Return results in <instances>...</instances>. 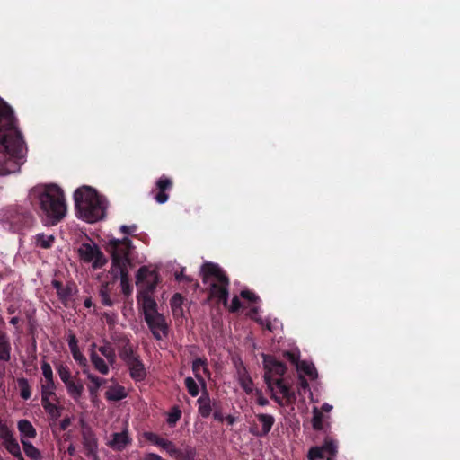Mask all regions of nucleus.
<instances>
[{
  "mask_svg": "<svg viewBox=\"0 0 460 460\" xmlns=\"http://www.w3.org/2000/svg\"><path fill=\"white\" fill-rule=\"evenodd\" d=\"M29 199L37 204L48 224L57 225L66 215L67 206L63 190L57 184H39L30 190Z\"/></svg>",
  "mask_w": 460,
  "mask_h": 460,
  "instance_id": "1",
  "label": "nucleus"
},
{
  "mask_svg": "<svg viewBox=\"0 0 460 460\" xmlns=\"http://www.w3.org/2000/svg\"><path fill=\"white\" fill-rule=\"evenodd\" d=\"M0 144L5 152L18 161L25 155L24 141L15 128V118L13 109L0 97Z\"/></svg>",
  "mask_w": 460,
  "mask_h": 460,
  "instance_id": "2",
  "label": "nucleus"
},
{
  "mask_svg": "<svg viewBox=\"0 0 460 460\" xmlns=\"http://www.w3.org/2000/svg\"><path fill=\"white\" fill-rule=\"evenodd\" d=\"M75 208L84 220L93 223L102 219L106 214L107 203L97 191L89 186H82L74 193Z\"/></svg>",
  "mask_w": 460,
  "mask_h": 460,
  "instance_id": "3",
  "label": "nucleus"
},
{
  "mask_svg": "<svg viewBox=\"0 0 460 460\" xmlns=\"http://www.w3.org/2000/svg\"><path fill=\"white\" fill-rule=\"evenodd\" d=\"M200 274L203 283L209 288L210 296L227 305L229 279L223 270L216 263L205 262Z\"/></svg>",
  "mask_w": 460,
  "mask_h": 460,
  "instance_id": "4",
  "label": "nucleus"
},
{
  "mask_svg": "<svg viewBox=\"0 0 460 460\" xmlns=\"http://www.w3.org/2000/svg\"><path fill=\"white\" fill-rule=\"evenodd\" d=\"M200 274L203 283L209 288L210 296L227 305L229 279L223 270L216 263L205 262Z\"/></svg>",
  "mask_w": 460,
  "mask_h": 460,
  "instance_id": "5",
  "label": "nucleus"
},
{
  "mask_svg": "<svg viewBox=\"0 0 460 460\" xmlns=\"http://www.w3.org/2000/svg\"><path fill=\"white\" fill-rule=\"evenodd\" d=\"M131 241L128 238L122 240L111 239L107 243V250L112 257L111 269H124L130 266L129 252Z\"/></svg>",
  "mask_w": 460,
  "mask_h": 460,
  "instance_id": "6",
  "label": "nucleus"
},
{
  "mask_svg": "<svg viewBox=\"0 0 460 460\" xmlns=\"http://www.w3.org/2000/svg\"><path fill=\"white\" fill-rule=\"evenodd\" d=\"M262 358L265 369L264 381L268 389L271 392V398L274 399L278 404L282 406L284 405L282 400L274 393L272 378L273 376H282L286 373L287 367L282 362L271 356L262 354Z\"/></svg>",
  "mask_w": 460,
  "mask_h": 460,
  "instance_id": "7",
  "label": "nucleus"
},
{
  "mask_svg": "<svg viewBox=\"0 0 460 460\" xmlns=\"http://www.w3.org/2000/svg\"><path fill=\"white\" fill-rule=\"evenodd\" d=\"M0 439L6 451L17 460H24L20 444L13 431L0 420Z\"/></svg>",
  "mask_w": 460,
  "mask_h": 460,
  "instance_id": "8",
  "label": "nucleus"
},
{
  "mask_svg": "<svg viewBox=\"0 0 460 460\" xmlns=\"http://www.w3.org/2000/svg\"><path fill=\"white\" fill-rule=\"evenodd\" d=\"M136 284L140 288L139 292L152 293L158 283V274L146 267H141L136 277Z\"/></svg>",
  "mask_w": 460,
  "mask_h": 460,
  "instance_id": "9",
  "label": "nucleus"
},
{
  "mask_svg": "<svg viewBox=\"0 0 460 460\" xmlns=\"http://www.w3.org/2000/svg\"><path fill=\"white\" fill-rule=\"evenodd\" d=\"M79 253L85 261L93 262V267L95 269L103 266L107 261L103 253L95 244L83 243L79 248Z\"/></svg>",
  "mask_w": 460,
  "mask_h": 460,
  "instance_id": "10",
  "label": "nucleus"
},
{
  "mask_svg": "<svg viewBox=\"0 0 460 460\" xmlns=\"http://www.w3.org/2000/svg\"><path fill=\"white\" fill-rule=\"evenodd\" d=\"M145 320L155 339L162 340L167 336L168 325L163 314L159 313L149 314Z\"/></svg>",
  "mask_w": 460,
  "mask_h": 460,
  "instance_id": "11",
  "label": "nucleus"
},
{
  "mask_svg": "<svg viewBox=\"0 0 460 460\" xmlns=\"http://www.w3.org/2000/svg\"><path fill=\"white\" fill-rule=\"evenodd\" d=\"M155 186L158 192L155 196V199L159 204L165 203L169 199V195L166 193V191L169 190L172 186V180L164 175L157 180Z\"/></svg>",
  "mask_w": 460,
  "mask_h": 460,
  "instance_id": "12",
  "label": "nucleus"
},
{
  "mask_svg": "<svg viewBox=\"0 0 460 460\" xmlns=\"http://www.w3.org/2000/svg\"><path fill=\"white\" fill-rule=\"evenodd\" d=\"M138 304L141 305L145 318L149 314H154L157 312V304L155 299L150 296V293L139 292L137 296Z\"/></svg>",
  "mask_w": 460,
  "mask_h": 460,
  "instance_id": "13",
  "label": "nucleus"
},
{
  "mask_svg": "<svg viewBox=\"0 0 460 460\" xmlns=\"http://www.w3.org/2000/svg\"><path fill=\"white\" fill-rule=\"evenodd\" d=\"M131 443V438L128 436L127 429L121 432H116L112 435V438L107 445L114 450L121 451Z\"/></svg>",
  "mask_w": 460,
  "mask_h": 460,
  "instance_id": "14",
  "label": "nucleus"
},
{
  "mask_svg": "<svg viewBox=\"0 0 460 460\" xmlns=\"http://www.w3.org/2000/svg\"><path fill=\"white\" fill-rule=\"evenodd\" d=\"M192 371L198 381L205 385L204 377H209L210 372L208 368V363L206 358H198L192 362Z\"/></svg>",
  "mask_w": 460,
  "mask_h": 460,
  "instance_id": "15",
  "label": "nucleus"
},
{
  "mask_svg": "<svg viewBox=\"0 0 460 460\" xmlns=\"http://www.w3.org/2000/svg\"><path fill=\"white\" fill-rule=\"evenodd\" d=\"M126 365L128 367L130 376L136 381L144 380L146 376V370L139 357L133 358Z\"/></svg>",
  "mask_w": 460,
  "mask_h": 460,
  "instance_id": "16",
  "label": "nucleus"
},
{
  "mask_svg": "<svg viewBox=\"0 0 460 460\" xmlns=\"http://www.w3.org/2000/svg\"><path fill=\"white\" fill-rule=\"evenodd\" d=\"M17 429L20 433V439L29 441V439L35 438L37 436L36 429L28 420H20L17 422Z\"/></svg>",
  "mask_w": 460,
  "mask_h": 460,
  "instance_id": "17",
  "label": "nucleus"
},
{
  "mask_svg": "<svg viewBox=\"0 0 460 460\" xmlns=\"http://www.w3.org/2000/svg\"><path fill=\"white\" fill-rule=\"evenodd\" d=\"M171 308L173 314V317L180 321L181 323L186 319V316L184 314V311L182 308L183 304V297L181 294L176 293L172 296L171 299Z\"/></svg>",
  "mask_w": 460,
  "mask_h": 460,
  "instance_id": "18",
  "label": "nucleus"
},
{
  "mask_svg": "<svg viewBox=\"0 0 460 460\" xmlns=\"http://www.w3.org/2000/svg\"><path fill=\"white\" fill-rule=\"evenodd\" d=\"M68 346L73 355L74 359L82 367H87V359L81 353L77 345V340L75 334L70 333L68 335Z\"/></svg>",
  "mask_w": 460,
  "mask_h": 460,
  "instance_id": "19",
  "label": "nucleus"
},
{
  "mask_svg": "<svg viewBox=\"0 0 460 460\" xmlns=\"http://www.w3.org/2000/svg\"><path fill=\"white\" fill-rule=\"evenodd\" d=\"M237 376H238L239 384L242 386V388L247 394H253V392L257 388L254 387L252 378L249 376V374L247 373L244 367L240 366L237 367Z\"/></svg>",
  "mask_w": 460,
  "mask_h": 460,
  "instance_id": "20",
  "label": "nucleus"
},
{
  "mask_svg": "<svg viewBox=\"0 0 460 460\" xmlns=\"http://www.w3.org/2000/svg\"><path fill=\"white\" fill-rule=\"evenodd\" d=\"M52 285L56 288L58 296L63 303H66L75 290V285L68 284L64 287L58 280H53Z\"/></svg>",
  "mask_w": 460,
  "mask_h": 460,
  "instance_id": "21",
  "label": "nucleus"
},
{
  "mask_svg": "<svg viewBox=\"0 0 460 460\" xmlns=\"http://www.w3.org/2000/svg\"><path fill=\"white\" fill-rule=\"evenodd\" d=\"M111 274L113 275L114 278L120 279V285H121L122 292L125 295H129L131 293V287L128 282V268L111 269Z\"/></svg>",
  "mask_w": 460,
  "mask_h": 460,
  "instance_id": "22",
  "label": "nucleus"
},
{
  "mask_svg": "<svg viewBox=\"0 0 460 460\" xmlns=\"http://www.w3.org/2000/svg\"><path fill=\"white\" fill-rule=\"evenodd\" d=\"M11 358V344L5 332L0 330V360L9 361Z\"/></svg>",
  "mask_w": 460,
  "mask_h": 460,
  "instance_id": "23",
  "label": "nucleus"
},
{
  "mask_svg": "<svg viewBox=\"0 0 460 460\" xmlns=\"http://www.w3.org/2000/svg\"><path fill=\"white\" fill-rule=\"evenodd\" d=\"M275 385L282 394L284 399L288 403H292L296 400V396L294 391L290 387L283 383V379L279 378L276 380Z\"/></svg>",
  "mask_w": 460,
  "mask_h": 460,
  "instance_id": "24",
  "label": "nucleus"
},
{
  "mask_svg": "<svg viewBox=\"0 0 460 460\" xmlns=\"http://www.w3.org/2000/svg\"><path fill=\"white\" fill-rule=\"evenodd\" d=\"M69 395L75 401H78L84 392V385L80 381L71 380L66 384Z\"/></svg>",
  "mask_w": 460,
  "mask_h": 460,
  "instance_id": "25",
  "label": "nucleus"
},
{
  "mask_svg": "<svg viewBox=\"0 0 460 460\" xmlns=\"http://www.w3.org/2000/svg\"><path fill=\"white\" fill-rule=\"evenodd\" d=\"M90 360L94 368L101 374L107 375L109 373L108 364L97 354L96 350H93L90 354Z\"/></svg>",
  "mask_w": 460,
  "mask_h": 460,
  "instance_id": "26",
  "label": "nucleus"
},
{
  "mask_svg": "<svg viewBox=\"0 0 460 460\" xmlns=\"http://www.w3.org/2000/svg\"><path fill=\"white\" fill-rule=\"evenodd\" d=\"M41 403L45 411L54 419L61 415L59 408L57 406V399H41Z\"/></svg>",
  "mask_w": 460,
  "mask_h": 460,
  "instance_id": "27",
  "label": "nucleus"
},
{
  "mask_svg": "<svg viewBox=\"0 0 460 460\" xmlns=\"http://www.w3.org/2000/svg\"><path fill=\"white\" fill-rule=\"evenodd\" d=\"M22 445L24 451V454L27 457L31 460H41L42 455L40 451L35 447L30 441H23L22 439Z\"/></svg>",
  "mask_w": 460,
  "mask_h": 460,
  "instance_id": "28",
  "label": "nucleus"
},
{
  "mask_svg": "<svg viewBox=\"0 0 460 460\" xmlns=\"http://www.w3.org/2000/svg\"><path fill=\"white\" fill-rule=\"evenodd\" d=\"M86 376L87 378L91 381L92 385L89 386V392L92 395H96L97 391L99 388L105 383V381L93 374H91L88 371V368L85 367L83 371Z\"/></svg>",
  "mask_w": 460,
  "mask_h": 460,
  "instance_id": "29",
  "label": "nucleus"
},
{
  "mask_svg": "<svg viewBox=\"0 0 460 460\" xmlns=\"http://www.w3.org/2000/svg\"><path fill=\"white\" fill-rule=\"evenodd\" d=\"M257 419L262 425L261 432L259 435H261V436L267 435L270 432V430L271 429L272 425L274 424L273 416L269 415V414H259V415H257Z\"/></svg>",
  "mask_w": 460,
  "mask_h": 460,
  "instance_id": "30",
  "label": "nucleus"
},
{
  "mask_svg": "<svg viewBox=\"0 0 460 460\" xmlns=\"http://www.w3.org/2000/svg\"><path fill=\"white\" fill-rule=\"evenodd\" d=\"M56 385L54 380L45 381L41 385V399H53L56 400L57 395L55 394Z\"/></svg>",
  "mask_w": 460,
  "mask_h": 460,
  "instance_id": "31",
  "label": "nucleus"
},
{
  "mask_svg": "<svg viewBox=\"0 0 460 460\" xmlns=\"http://www.w3.org/2000/svg\"><path fill=\"white\" fill-rule=\"evenodd\" d=\"M99 351L104 356L110 365H113L116 361V353L111 345L105 341L99 347Z\"/></svg>",
  "mask_w": 460,
  "mask_h": 460,
  "instance_id": "32",
  "label": "nucleus"
},
{
  "mask_svg": "<svg viewBox=\"0 0 460 460\" xmlns=\"http://www.w3.org/2000/svg\"><path fill=\"white\" fill-rule=\"evenodd\" d=\"M106 398L110 401H119L126 397L127 394L122 386L117 385L111 387L105 394Z\"/></svg>",
  "mask_w": 460,
  "mask_h": 460,
  "instance_id": "33",
  "label": "nucleus"
},
{
  "mask_svg": "<svg viewBox=\"0 0 460 460\" xmlns=\"http://www.w3.org/2000/svg\"><path fill=\"white\" fill-rule=\"evenodd\" d=\"M297 371L305 373L311 379L317 378V370L312 363L301 361L300 364L297 365Z\"/></svg>",
  "mask_w": 460,
  "mask_h": 460,
  "instance_id": "34",
  "label": "nucleus"
},
{
  "mask_svg": "<svg viewBox=\"0 0 460 460\" xmlns=\"http://www.w3.org/2000/svg\"><path fill=\"white\" fill-rule=\"evenodd\" d=\"M83 436L84 446L89 450V452H95L97 449V441L93 432L90 429H86L84 431Z\"/></svg>",
  "mask_w": 460,
  "mask_h": 460,
  "instance_id": "35",
  "label": "nucleus"
},
{
  "mask_svg": "<svg viewBox=\"0 0 460 460\" xmlns=\"http://www.w3.org/2000/svg\"><path fill=\"white\" fill-rule=\"evenodd\" d=\"M198 402L199 414L204 418L208 417L212 411L209 398L201 396L199 398Z\"/></svg>",
  "mask_w": 460,
  "mask_h": 460,
  "instance_id": "36",
  "label": "nucleus"
},
{
  "mask_svg": "<svg viewBox=\"0 0 460 460\" xmlns=\"http://www.w3.org/2000/svg\"><path fill=\"white\" fill-rule=\"evenodd\" d=\"M119 355L125 363H128L133 358L138 357L137 354L134 353L131 346H129L128 344H126L121 348V349L119 352Z\"/></svg>",
  "mask_w": 460,
  "mask_h": 460,
  "instance_id": "37",
  "label": "nucleus"
},
{
  "mask_svg": "<svg viewBox=\"0 0 460 460\" xmlns=\"http://www.w3.org/2000/svg\"><path fill=\"white\" fill-rule=\"evenodd\" d=\"M160 447L165 450L172 457H174L175 459H177V457L180 456V449H178L176 446L170 440L164 439Z\"/></svg>",
  "mask_w": 460,
  "mask_h": 460,
  "instance_id": "38",
  "label": "nucleus"
},
{
  "mask_svg": "<svg viewBox=\"0 0 460 460\" xmlns=\"http://www.w3.org/2000/svg\"><path fill=\"white\" fill-rule=\"evenodd\" d=\"M323 413L314 407L313 410V419H312V426L314 429H323Z\"/></svg>",
  "mask_w": 460,
  "mask_h": 460,
  "instance_id": "39",
  "label": "nucleus"
},
{
  "mask_svg": "<svg viewBox=\"0 0 460 460\" xmlns=\"http://www.w3.org/2000/svg\"><path fill=\"white\" fill-rule=\"evenodd\" d=\"M17 171H19L18 163L10 168L8 167V162H3L2 156L0 155V176H5Z\"/></svg>",
  "mask_w": 460,
  "mask_h": 460,
  "instance_id": "40",
  "label": "nucleus"
},
{
  "mask_svg": "<svg viewBox=\"0 0 460 460\" xmlns=\"http://www.w3.org/2000/svg\"><path fill=\"white\" fill-rule=\"evenodd\" d=\"M57 370L60 379L63 381L65 385L72 380L71 373L67 366L60 364L57 367Z\"/></svg>",
  "mask_w": 460,
  "mask_h": 460,
  "instance_id": "41",
  "label": "nucleus"
},
{
  "mask_svg": "<svg viewBox=\"0 0 460 460\" xmlns=\"http://www.w3.org/2000/svg\"><path fill=\"white\" fill-rule=\"evenodd\" d=\"M196 450L191 447H186L183 451L180 450V456L176 460H194Z\"/></svg>",
  "mask_w": 460,
  "mask_h": 460,
  "instance_id": "42",
  "label": "nucleus"
},
{
  "mask_svg": "<svg viewBox=\"0 0 460 460\" xmlns=\"http://www.w3.org/2000/svg\"><path fill=\"white\" fill-rule=\"evenodd\" d=\"M325 456L322 447H314L310 448L307 454L308 460H319Z\"/></svg>",
  "mask_w": 460,
  "mask_h": 460,
  "instance_id": "43",
  "label": "nucleus"
},
{
  "mask_svg": "<svg viewBox=\"0 0 460 460\" xmlns=\"http://www.w3.org/2000/svg\"><path fill=\"white\" fill-rule=\"evenodd\" d=\"M54 242L53 235L38 234L37 243L42 248H49Z\"/></svg>",
  "mask_w": 460,
  "mask_h": 460,
  "instance_id": "44",
  "label": "nucleus"
},
{
  "mask_svg": "<svg viewBox=\"0 0 460 460\" xmlns=\"http://www.w3.org/2000/svg\"><path fill=\"white\" fill-rule=\"evenodd\" d=\"M185 385L190 395L197 396L199 394V385L192 377H187L185 379Z\"/></svg>",
  "mask_w": 460,
  "mask_h": 460,
  "instance_id": "45",
  "label": "nucleus"
},
{
  "mask_svg": "<svg viewBox=\"0 0 460 460\" xmlns=\"http://www.w3.org/2000/svg\"><path fill=\"white\" fill-rule=\"evenodd\" d=\"M322 448L324 451L325 456L329 455L331 456H335L337 453V445L332 440H326L322 446Z\"/></svg>",
  "mask_w": 460,
  "mask_h": 460,
  "instance_id": "46",
  "label": "nucleus"
},
{
  "mask_svg": "<svg viewBox=\"0 0 460 460\" xmlns=\"http://www.w3.org/2000/svg\"><path fill=\"white\" fill-rule=\"evenodd\" d=\"M19 385L21 388V396L24 400H28L31 397V391L28 381L24 378L19 379Z\"/></svg>",
  "mask_w": 460,
  "mask_h": 460,
  "instance_id": "47",
  "label": "nucleus"
},
{
  "mask_svg": "<svg viewBox=\"0 0 460 460\" xmlns=\"http://www.w3.org/2000/svg\"><path fill=\"white\" fill-rule=\"evenodd\" d=\"M100 296L102 298V303L107 306L112 305V301L109 296L107 285L102 286L100 289Z\"/></svg>",
  "mask_w": 460,
  "mask_h": 460,
  "instance_id": "48",
  "label": "nucleus"
},
{
  "mask_svg": "<svg viewBox=\"0 0 460 460\" xmlns=\"http://www.w3.org/2000/svg\"><path fill=\"white\" fill-rule=\"evenodd\" d=\"M144 437L148 441H150L151 443H153L154 445H156L158 447H161V445L164 441V438H160L158 435H156V434H155L153 432H146L144 434Z\"/></svg>",
  "mask_w": 460,
  "mask_h": 460,
  "instance_id": "49",
  "label": "nucleus"
},
{
  "mask_svg": "<svg viewBox=\"0 0 460 460\" xmlns=\"http://www.w3.org/2000/svg\"><path fill=\"white\" fill-rule=\"evenodd\" d=\"M42 374L45 377V381H52L53 380V372L50 365L44 361L41 365Z\"/></svg>",
  "mask_w": 460,
  "mask_h": 460,
  "instance_id": "50",
  "label": "nucleus"
},
{
  "mask_svg": "<svg viewBox=\"0 0 460 460\" xmlns=\"http://www.w3.org/2000/svg\"><path fill=\"white\" fill-rule=\"evenodd\" d=\"M284 357L288 360L290 361L292 364L296 365V367H297V365L300 364V361H299V355L298 353H296V352H290V351H286L284 353Z\"/></svg>",
  "mask_w": 460,
  "mask_h": 460,
  "instance_id": "51",
  "label": "nucleus"
},
{
  "mask_svg": "<svg viewBox=\"0 0 460 460\" xmlns=\"http://www.w3.org/2000/svg\"><path fill=\"white\" fill-rule=\"evenodd\" d=\"M241 296L250 302H257L259 300V297L252 291L250 290H243L241 292Z\"/></svg>",
  "mask_w": 460,
  "mask_h": 460,
  "instance_id": "52",
  "label": "nucleus"
},
{
  "mask_svg": "<svg viewBox=\"0 0 460 460\" xmlns=\"http://www.w3.org/2000/svg\"><path fill=\"white\" fill-rule=\"evenodd\" d=\"M308 388L309 385L307 380L300 375L298 378V393H301V391H305Z\"/></svg>",
  "mask_w": 460,
  "mask_h": 460,
  "instance_id": "53",
  "label": "nucleus"
},
{
  "mask_svg": "<svg viewBox=\"0 0 460 460\" xmlns=\"http://www.w3.org/2000/svg\"><path fill=\"white\" fill-rule=\"evenodd\" d=\"M256 395H257V402L261 406H265L268 404V400L262 395V393L261 390L259 389H256L254 392H253Z\"/></svg>",
  "mask_w": 460,
  "mask_h": 460,
  "instance_id": "54",
  "label": "nucleus"
},
{
  "mask_svg": "<svg viewBox=\"0 0 460 460\" xmlns=\"http://www.w3.org/2000/svg\"><path fill=\"white\" fill-rule=\"evenodd\" d=\"M240 307H241L240 300L237 296H234L231 301V304L229 305V310L231 312H236Z\"/></svg>",
  "mask_w": 460,
  "mask_h": 460,
  "instance_id": "55",
  "label": "nucleus"
},
{
  "mask_svg": "<svg viewBox=\"0 0 460 460\" xmlns=\"http://www.w3.org/2000/svg\"><path fill=\"white\" fill-rule=\"evenodd\" d=\"M175 279L178 281H187V282L191 281V279L184 274L183 270H181L180 272L175 273Z\"/></svg>",
  "mask_w": 460,
  "mask_h": 460,
  "instance_id": "56",
  "label": "nucleus"
},
{
  "mask_svg": "<svg viewBox=\"0 0 460 460\" xmlns=\"http://www.w3.org/2000/svg\"><path fill=\"white\" fill-rule=\"evenodd\" d=\"M180 417H181V414L179 412L175 413V414H172V415H171L169 417L168 421L170 423H174V422H176L180 419Z\"/></svg>",
  "mask_w": 460,
  "mask_h": 460,
  "instance_id": "57",
  "label": "nucleus"
},
{
  "mask_svg": "<svg viewBox=\"0 0 460 460\" xmlns=\"http://www.w3.org/2000/svg\"><path fill=\"white\" fill-rule=\"evenodd\" d=\"M67 452L70 456H74L75 454V447H74V445H70L67 448Z\"/></svg>",
  "mask_w": 460,
  "mask_h": 460,
  "instance_id": "58",
  "label": "nucleus"
},
{
  "mask_svg": "<svg viewBox=\"0 0 460 460\" xmlns=\"http://www.w3.org/2000/svg\"><path fill=\"white\" fill-rule=\"evenodd\" d=\"M84 304V306L88 307V308L93 305L92 300L90 298L85 299Z\"/></svg>",
  "mask_w": 460,
  "mask_h": 460,
  "instance_id": "59",
  "label": "nucleus"
},
{
  "mask_svg": "<svg viewBox=\"0 0 460 460\" xmlns=\"http://www.w3.org/2000/svg\"><path fill=\"white\" fill-rule=\"evenodd\" d=\"M18 323H19V318L18 317H13L10 320V323L13 324V325H16Z\"/></svg>",
  "mask_w": 460,
  "mask_h": 460,
  "instance_id": "60",
  "label": "nucleus"
},
{
  "mask_svg": "<svg viewBox=\"0 0 460 460\" xmlns=\"http://www.w3.org/2000/svg\"><path fill=\"white\" fill-rule=\"evenodd\" d=\"M332 407L331 405L327 404V403H325V404H323V409L325 411H331V410H332Z\"/></svg>",
  "mask_w": 460,
  "mask_h": 460,
  "instance_id": "61",
  "label": "nucleus"
},
{
  "mask_svg": "<svg viewBox=\"0 0 460 460\" xmlns=\"http://www.w3.org/2000/svg\"><path fill=\"white\" fill-rule=\"evenodd\" d=\"M120 230L125 233V234H128V227L127 226H122L120 227Z\"/></svg>",
  "mask_w": 460,
  "mask_h": 460,
  "instance_id": "62",
  "label": "nucleus"
},
{
  "mask_svg": "<svg viewBox=\"0 0 460 460\" xmlns=\"http://www.w3.org/2000/svg\"><path fill=\"white\" fill-rule=\"evenodd\" d=\"M95 349H96V343L93 342L90 345V349H89L90 354L93 352V350H95Z\"/></svg>",
  "mask_w": 460,
  "mask_h": 460,
  "instance_id": "63",
  "label": "nucleus"
},
{
  "mask_svg": "<svg viewBox=\"0 0 460 460\" xmlns=\"http://www.w3.org/2000/svg\"><path fill=\"white\" fill-rule=\"evenodd\" d=\"M228 421L230 424H233L234 421V419L233 417H228Z\"/></svg>",
  "mask_w": 460,
  "mask_h": 460,
  "instance_id": "64",
  "label": "nucleus"
}]
</instances>
